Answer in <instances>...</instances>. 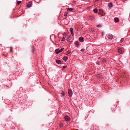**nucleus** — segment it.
<instances>
[{
	"label": "nucleus",
	"instance_id": "obj_1",
	"mask_svg": "<svg viewBox=\"0 0 130 130\" xmlns=\"http://www.w3.org/2000/svg\"><path fill=\"white\" fill-rule=\"evenodd\" d=\"M98 14L101 15L102 16H104L105 15V13L103 12V11H102L101 9H99V11L98 13Z\"/></svg>",
	"mask_w": 130,
	"mask_h": 130
},
{
	"label": "nucleus",
	"instance_id": "obj_37",
	"mask_svg": "<svg viewBox=\"0 0 130 130\" xmlns=\"http://www.w3.org/2000/svg\"><path fill=\"white\" fill-rule=\"evenodd\" d=\"M36 2L37 3V2Z\"/></svg>",
	"mask_w": 130,
	"mask_h": 130
},
{
	"label": "nucleus",
	"instance_id": "obj_25",
	"mask_svg": "<svg viewBox=\"0 0 130 130\" xmlns=\"http://www.w3.org/2000/svg\"><path fill=\"white\" fill-rule=\"evenodd\" d=\"M12 47H10V52H12Z\"/></svg>",
	"mask_w": 130,
	"mask_h": 130
},
{
	"label": "nucleus",
	"instance_id": "obj_11",
	"mask_svg": "<svg viewBox=\"0 0 130 130\" xmlns=\"http://www.w3.org/2000/svg\"><path fill=\"white\" fill-rule=\"evenodd\" d=\"M74 10V9L72 8H69L67 9V11H72Z\"/></svg>",
	"mask_w": 130,
	"mask_h": 130
},
{
	"label": "nucleus",
	"instance_id": "obj_17",
	"mask_svg": "<svg viewBox=\"0 0 130 130\" xmlns=\"http://www.w3.org/2000/svg\"><path fill=\"white\" fill-rule=\"evenodd\" d=\"M89 18L91 20H93L94 19V17L93 16H90L89 17Z\"/></svg>",
	"mask_w": 130,
	"mask_h": 130
},
{
	"label": "nucleus",
	"instance_id": "obj_3",
	"mask_svg": "<svg viewBox=\"0 0 130 130\" xmlns=\"http://www.w3.org/2000/svg\"><path fill=\"white\" fill-rule=\"evenodd\" d=\"M64 119L67 121H69L70 120L69 117L68 116H66L64 117Z\"/></svg>",
	"mask_w": 130,
	"mask_h": 130
},
{
	"label": "nucleus",
	"instance_id": "obj_31",
	"mask_svg": "<svg viewBox=\"0 0 130 130\" xmlns=\"http://www.w3.org/2000/svg\"><path fill=\"white\" fill-rule=\"evenodd\" d=\"M32 49H33V51H34V49L33 46L32 47Z\"/></svg>",
	"mask_w": 130,
	"mask_h": 130
},
{
	"label": "nucleus",
	"instance_id": "obj_9",
	"mask_svg": "<svg viewBox=\"0 0 130 130\" xmlns=\"http://www.w3.org/2000/svg\"><path fill=\"white\" fill-rule=\"evenodd\" d=\"M56 62L58 64H60L61 63V61L60 60L58 59L56 60Z\"/></svg>",
	"mask_w": 130,
	"mask_h": 130
},
{
	"label": "nucleus",
	"instance_id": "obj_33",
	"mask_svg": "<svg viewBox=\"0 0 130 130\" xmlns=\"http://www.w3.org/2000/svg\"><path fill=\"white\" fill-rule=\"evenodd\" d=\"M96 64H98V61H96Z\"/></svg>",
	"mask_w": 130,
	"mask_h": 130
},
{
	"label": "nucleus",
	"instance_id": "obj_13",
	"mask_svg": "<svg viewBox=\"0 0 130 130\" xmlns=\"http://www.w3.org/2000/svg\"><path fill=\"white\" fill-rule=\"evenodd\" d=\"M61 94L63 96H64L66 95L65 92L63 91H62Z\"/></svg>",
	"mask_w": 130,
	"mask_h": 130
},
{
	"label": "nucleus",
	"instance_id": "obj_21",
	"mask_svg": "<svg viewBox=\"0 0 130 130\" xmlns=\"http://www.w3.org/2000/svg\"><path fill=\"white\" fill-rule=\"evenodd\" d=\"M65 38L64 37H63L61 39V41H64L65 40Z\"/></svg>",
	"mask_w": 130,
	"mask_h": 130
},
{
	"label": "nucleus",
	"instance_id": "obj_30",
	"mask_svg": "<svg viewBox=\"0 0 130 130\" xmlns=\"http://www.w3.org/2000/svg\"><path fill=\"white\" fill-rule=\"evenodd\" d=\"M71 33L72 35H73V34H74L73 32H72Z\"/></svg>",
	"mask_w": 130,
	"mask_h": 130
},
{
	"label": "nucleus",
	"instance_id": "obj_2",
	"mask_svg": "<svg viewBox=\"0 0 130 130\" xmlns=\"http://www.w3.org/2000/svg\"><path fill=\"white\" fill-rule=\"evenodd\" d=\"M68 92L70 97L72 96L73 93L72 90L71 89H68Z\"/></svg>",
	"mask_w": 130,
	"mask_h": 130
},
{
	"label": "nucleus",
	"instance_id": "obj_10",
	"mask_svg": "<svg viewBox=\"0 0 130 130\" xmlns=\"http://www.w3.org/2000/svg\"><path fill=\"white\" fill-rule=\"evenodd\" d=\"M118 52L120 53H123L122 50L120 48L118 49Z\"/></svg>",
	"mask_w": 130,
	"mask_h": 130
},
{
	"label": "nucleus",
	"instance_id": "obj_14",
	"mask_svg": "<svg viewBox=\"0 0 130 130\" xmlns=\"http://www.w3.org/2000/svg\"><path fill=\"white\" fill-rule=\"evenodd\" d=\"M112 4L111 3H109L108 4V6L109 7H112Z\"/></svg>",
	"mask_w": 130,
	"mask_h": 130
},
{
	"label": "nucleus",
	"instance_id": "obj_22",
	"mask_svg": "<svg viewBox=\"0 0 130 130\" xmlns=\"http://www.w3.org/2000/svg\"><path fill=\"white\" fill-rule=\"evenodd\" d=\"M64 48H61L60 50V52H62L63 50H64Z\"/></svg>",
	"mask_w": 130,
	"mask_h": 130
},
{
	"label": "nucleus",
	"instance_id": "obj_19",
	"mask_svg": "<svg viewBox=\"0 0 130 130\" xmlns=\"http://www.w3.org/2000/svg\"><path fill=\"white\" fill-rule=\"evenodd\" d=\"M21 2V1H18L17 2V4L18 5H19Z\"/></svg>",
	"mask_w": 130,
	"mask_h": 130
},
{
	"label": "nucleus",
	"instance_id": "obj_20",
	"mask_svg": "<svg viewBox=\"0 0 130 130\" xmlns=\"http://www.w3.org/2000/svg\"><path fill=\"white\" fill-rule=\"evenodd\" d=\"M70 52H70L69 51H68L66 52V54L67 55H68L70 53Z\"/></svg>",
	"mask_w": 130,
	"mask_h": 130
},
{
	"label": "nucleus",
	"instance_id": "obj_5",
	"mask_svg": "<svg viewBox=\"0 0 130 130\" xmlns=\"http://www.w3.org/2000/svg\"><path fill=\"white\" fill-rule=\"evenodd\" d=\"M75 45L77 47H78L79 46V42L78 41H76L75 42Z\"/></svg>",
	"mask_w": 130,
	"mask_h": 130
},
{
	"label": "nucleus",
	"instance_id": "obj_23",
	"mask_svg": "<svg viewBox=\"0 0 130 130\" xmlns=\"http://www.w3.org/2000/svg\"><path fill=\"white\" fill-rule=\"evenodd\" d=\"M85 50V49L84 48H83L81 49V51L82 52L84 51Z\"/></svg>",
	"mask_w": 130,
	"mask_h": 130
},
{
	"label": "nucleus",
	"instance_id": "obj_24",
	"mask_svg": "<svg viewBox=\"0 0 130 130\" xmlns=\"http://www.w3.org/2000/svg\"><path fill=\"white\" fill-rule=\"evenodd\" d=\"M123 40H124V38H122L121 39V42H123Z\"/></svg>",
	"mask_w": 130,
	"mask_h": 130
},
{
	"label": "nucleus",
	"instance_id": "obj_34",
	"mask_svg": "<svg viewBox=\"0 0 130 130\" xmlns=\"http://www.w3.org/2000/svg\"><path fill=\"white\" fill-rule=\"evenodd\" d=\"M98 65L99 64V63L98 62Z\"/></svg>",
	"mask_w": 130,
	"mask_h": 130
},
{
	"label": "nucleus",
	"instance_id": "obj_35",
	"mask_svg": "<svg viewBox=\"0 0 130 130\" xmlns=\"http://www.w3.org/2000/svg\"><path fill=\"white\" fill-rule=\"evenodd\" d=\"M99 58H100L99 57L98 58V59Z\"/></svg>",
	"mask_w": 130,
	"mask_h": 130
},
{
	"label": "nucleus",
	"instance_id": "obj_36",
	"mask_svg": "<svg viewBox=\"0 0 130 130\" xmlns=\"http://www.w3.org/2000/svg\"><path fill=\"white\" fill-rule=\"evenodd\" d=\"M102 36H103V33H102Z\"/></svg>",
	"mask_w": 130,
	"mask_h": 130
},
{
	"label": "nucleus",
	"instance_id": "obj_12",
	"mask_svg": "<svg viewBox=\"0 0 130 130\" xmlns=\"http://www.w3.org/2000/svg\"><path fill=\"white\" fill-rule=\"evenodd\" d=\"M63 59L65 61H66L68 59V57L67 56H64L63 58Z\"/></svg>",
	"mask_w": 130,
	"mask_h": 130
},
{
	"label": "nucleus",
	"instance_id": "obj_16",
	"mask_svg": "<svg viewBox=\"0 0 130 130\" xmlns=\"http://www.w3.org/2000/svg\"><path fill=\"white\" fill-rule=\"evenodd\" d=\"M114 20H115V21L116 22H117L119 21V19L117 18H115Z\"/></svg>",
	"mask_w": 130,
	"mask_h": 130
},
{
	"label": "nucleus",
	"instance_id": "obj_4",
	"mask_svg": "<svg viewBox=\"0 0 130 130\" xmlns=\"http://www.w3.org/2000/svg\"><path fill=\"white\" fill-rule=\"evenodd\" d=\"M106 37L109 39L111 40L113 38V36L112 35L109 34Z\"/></svg>",
	"mask_w": 130,
	"mask_h": 130
},
{
	"label": "nucleus",
	"instance_id": "obj_29",
	"mask_svg": "<svg viewBox=\"0 0 130 130\" xmlns=\"http://www.w3.org/2000/svg\"><path fill=\"white\" fill-rule=\"evenodd\" d=\"M59 125H60V127H62V124H61V123H60V124Z\"/></svg>",
	"mask_w": 130,
	"mask_h": 130
},
{
	"label": "nucleus",
	"instance_id": "obj_26",
	"mask_svg": "<svg viewBox=\"0 0 130 130\" xmlns=\"http://www.w3.org/2000/svg\"><path fill=\"white\" fill-rule=\"evenodd\" d=\"M67 12H66L65 13V15H64V16H66V17L67 16Z\"/></svg>",
	"mask_w": 130,
	"mask_h": 130
},
{
	"label": "nucleus",
	"instance_id": "obj_7",
	"mask_svg": "<svg viewBox=\"0 0 130 130\" xmlns=\"http://www.w3.org/2000/svg\"><path fill=\"white\" fill-rule=\"evenodd\" d=\"M31 2H30L28 3L27 5V7L29 8L30 7H31Z\"/></svg>",
	"mask_w": 130,
	"mask_h": 130
},
{
	"label": "nucleus",
	"instance_id": "obj_6",
	"mask_svg": "<svg viewBox=\"0 0 130 130\" xmlns=\"http://www.w3.org/2000/svg\"><path fill=\"white\" fill-rule=\"evenodd\" d=\"M79 40L81 42H83L84 41L83 38L82 37H81L79 38Z\"/></svg>",
	"mask_w": 130,
	"mask_h": 130
},
{
	"label": "nucleus",
	"instance_id": "obj_28",
	"mask_svg": "<svg viewBox=\"0 0 130 130\" xmlns=\"http://www.w3.org/2000/svg\"><path fill=\"white\" fill-rule=\"evenodd\" d=\"M67 66H63V68H66L67 67Z\"/></svg>",
	"mask_w": 130,
	"mask_h": 130
},
{
	"label": "nucleus",
	"instance_id": "obj_18",
	"mask_svg": "<svg viewBox=\"0 0 130 130\" xmlns=\"http://www.w3.org/2000/svg\"><path fill=\"white\" fill-rule=\"evenodd\" d=\"M73 28H70V32H73Z\"/></svg>",
	"mask_w": 130,
	"mask_h": 130
},
{
	"label": "nucleus",
	"instance_id": "obj_8",
	"mask_svg": "<svg viewBox=\"0 0 130 130\" xmlns=\"http://www.w3.org/2000/svg\"><path fill=\"white\" fill-rule=\"evenodd\" d=\"M55 52L57 54H58L59 53H60V50L59 49H57L55 50Z\"/></svg>",
	"mask_w": 130,
	"mask_h": 130
},
{
	"label": "nucleus",
	"instance_id": "obj_32",
	"mask_svg": "<svg viewBox=\"0 0 130 130\" xmlns=\"http://www.w3.org/2000/svg\"><path fill=\"white\" fill-rule=\"evenodd\" d=\"M98 27H101V25H98Z\"/></svg>",
	"mask_w": 130,
	"mask_h": 130
},
{
	"label": "nucleus",
	"instance_id": "obj_15",
	"mask_svg": "<svg viewBox=\"0 0 130 130\" xmlns=\"http://www.w3.org/2000/svg\"><path fill=\"white\" fill-rule=\"evenodd\" d=\"M93 11L94 12L97 13H98V9L96 8H95L93 10Z\"/></svg>",
	"mask_w": 130,
	"mask_h": 130
},
{
	"label": "nucleus",
	"instance_id": "obj_27",
	"mask_svg": "<svg viewBox=\"0 0 130 130\" xmlns=\"http://www.w3.org/2000/svg\"><path fill=\"white\" fill-rule=\"evenodd\" d=\"M70 40V39L69 38L67 39V41H69Z\"/></svg>",
	"mask_w": 130,
	"mask_h": 130
}]
</instances>
